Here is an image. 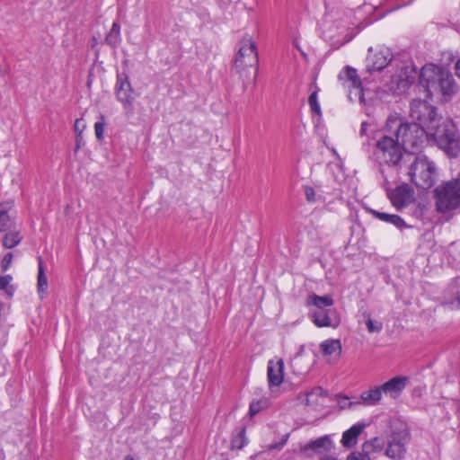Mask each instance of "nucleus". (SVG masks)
<instances>
[{
    "instance_id": "50",
    "label": "nucleus",
    "mask_w": 460,
    "mask_h": 460,
    "mask_svg": "<svg viewBox=\"0 0 460 460\" xmlns=\"http://www.w3.org/2000/svg\"><path fill=\"white\" fill-rule=\"evenodd\" d=\"M124 460H134V458L131 456H126Z\"/></svg>"
},
{
    "instance_id": "12",
    "label": "nucleus",
    "mask_w": 460,
    "mask_h": 460,
    "mask_svg": "<svg viewBox=\"0 0 460 460\" xmlns=\"http://www.w3.org/2000/svg\"><path fill=\"white\" fill-rule=\"evenodd\" d=\"M387 196L393 206L400 210L414 201V190L408 183H402L388 191Z\"/></svg>"
},
{
    "instance_id": "3",
    "label": "nucleus",
    "mask_w": 460,
    "mask_h": 460,
    "mask_svg": "<svg viewBox=\"0 0 460 460\" xmlns=\"http://www.w3.org/2000/svg\"><path fill=\"white\" fill-rule=\"evenodd\" d=\"M240 44L241 47L234 58V69L243 80L245 89L247 84L256 81L259 58L256 43L250 37L244 36Z\"/></svg>"
},
{
    "instance_id": "27",
    "label": "nucleus",
    "mask_w": 460,
    "mask_h": 460,
    "mask_svg": "<svg viewBox=\"0 0 460 460\" xmlns=\"http://www.w3.org/2000/svg\"><path fill=\"white\" fill-rule=\"evenodd\" d=\"M246 427L243 425L234 434L231 440V449L240 450L243 448L247 443L248 439L245 436Z\"/></svg>"
},
{
    "instance_id": "30",
    "label": "nucleus",
    "mask_w": 460,
    "mask_h": 460,
    "mask_svg": "<svg viewBox=\"0 0 460 460\" xmlns=\"http://www.w3.org/2000/svg\"><path fill=\"white\" fill-rule=\"evenodd\" d=\"M12 280L13 277L9 274L4 276L0 275V290H4L6 297L9 299L13 297L15 291L14 286L10 284Z\"/></svg>"
},
{
    "instance_id": "9",
    "label": "nucleus",
    "mask_w": 460,
    "mask_h": 460,
    "mask_svg": "<svg viewBox=\"0 0 460 460\" xmlns=\"http://www.w3.org/2000/svg\"><path fill=\"white\" fill-rule=\"evenodd\" d=\"M427 135V131L421 127L414 123H400V126L394 130L395 137L398 139L402 148L410 146L411 148L418 147L422 143L424 135Z\"/></svg>"
},
{
    "instance_id": "28",
    "label": "nucleus",
    "mask_w": 460,
    "mask_h": 460,
    "mask_svg": "<svg viewBox=\"0 0 460 460\" xmlns=\"http://www.w3.org/2000/svg\"><path fill=\"white\" fill-rule=\"evenodd\" d=\"M328 393L321 386H315L311 389L310 392L306 393L305 404L306 405H315L318 403V397H327Z\"/></svg>"
},
{
    "instance_id": "7",
    "label": "nucleus",
    "mask_w": 460,
    "mask_h": 460,
    "mask_svg": "<svg viewBox=\"0 0 460 460\" xmlns=\"http://www.w3.org/2000/svg\"><path fill=\"white\" fill-rule=\"evenodd\" d=\"M410 429L406 423L398 422L391 426V433L387 437V447L385 455L393 460H402L405 457L406 445L411 440Z\"/></svg>"
},
{
    "instance_id": "15",
    "label": "nucleus",
    "mask_w": 460,
    "mask_h": 460,
    "mask_svg": "<svg viewBox=\"0 0 460 460\" xmlns=\"http://www.w3.org/2000/svg\"><path fill=\"white\" fill-rule=\"evenodd\" d=\"M409 382L408 376H396L381 385L383 393L393 398H397Z\"/></svg>"
},
{
    "instance_id": "16",
    "label": "nucleus",
    "mask_w": 460,
    "mask_h": 460,
    "mask_svg": "<svg viewBox=\"0 0 460 460\" xmlns=\"http://www.w3.org/2000/svg\"><path fill=\"white\" fill-rule=\"evenodd\" d=\"M267 377L269 386H279L284 378V361L279 359L276 363L273 360H270L267 367Z\"/></svg>"
},
{
    "instance_id": "17",
    "label": "nucleus",
    "mask_w": 460,
    "mask_h": 460,
    "mask_svg": "<svg viewBox=\"0 0 460 460\" xmlns=\"http://www.w3.org/2000/svg\"><path fill=\"white\" fill-rule=\"evenodd\" d=\"M332 447V441L328 435L311 440L307 444L300 447L301 453H307L309 450L314 453L328 452Z\"/></svg>"
},
{
    "instance_id": "42",
    "label": "nucleus",
    "mask_w": 460,
    "mask_h": 460,
    "mask_svg": "<svg viewBox=\"0 0 460 460\" xmlns=\"http://www.w3.org/2000/svg\"><path fill=\"white\" fill-rule=\"evenodd\" d=\"M428 209V204L424 203H418L413 214L416 217L420 218L422 217L424 212Z\"/></svg>"
},
{
    "instance_id": "19",
    "label": "nucleus",
    "mask_w": 460,
    "mask_h": 460,
    "mask_svg": "<svg viewBox=\"0 0 460 460\" xmlns=\"http://www.w3.org/2000/svg\"><path fill=\"white\" fill-rule=\"evenodd\" d=\"M368 211L376 218L386 223H390L400 230L409 227L405 221L398 215L379 212L372 208H369Z\"/></svg>"
},
{
    "instance_id": "5",
    "label": "nucleus",
    "mask_w": 460,
    "mask_h": 460,
    "mask_svg": "<svg viewBox=\"0 0 460 460\" xmlns=\"http://www.w3.org/2000/svg\"><path fill=\"white\" fill-rule=\"evenodd\" d=\"M374 155L388 166L398 167L411 161V152L402 148L396 137L384 135L376 141Z\"/></svg>"
},
{
    "instance_id": "1",
    "label": "nucleus",
    "mask_w": 460,
    "mask_h": 460,
    "mask_svg": "<svg viewBox=\"0 0 460 460\" xmlns=\"http://www.w3.org/2000/svg\"><path fill=\"white\" fill-rule=\"evenodd\" d=\"M419 87L426 93V97H444L450 99L457 91L452 74L442 66L427 64L419 73Z\"/></svg>"
},
{
    "instance_id": "6",
    "label": "nucleus",
    "mask_w": 460,
    "mask_h": 460,
    "mask_svg": "<svg viewBox=\"0 0 460 460\" xmlns=\"http://www.w3.org/2000/svg\"><path fill=\"white\" fill-rule=\"evenodd\" d=\"M436 208L440 213L460 209V178L437 186L433 191Z\"/></svg>"
},
{
    "instance_id": "33",
    "label": "nucleus",
    "mask_w": 460,
    "mask_h": 460,
    "mask_svg": "<svg viewBox=\"0 0 460 460\" xmlns=\"http://www.w3.org/2000/svg\"><path fill=\"white\" fill-rule=\"evenodd\" d=\"M315 89L311 93L308 98V103L310 105L311 111L314 114L321 115V107L317 100L319 88L315 85Z\"/></svg>"
},
{
    "instance_id": "38",
    "label": "nucleus",
    "mask_w": 460,
    "mask_h": 460,
    "mask_svg": "<svg viewBox=\"0 0 460 460\" xmlns=\"http://www.w3.org/2000/svg\"><path fill=\"white\" fill-rule=\"evenodd\" d=\"M347 460H373L371 456H369L367 454L364 453L363 451L361 453H356L352 452L350 453Z\"/></svg>"
},
{
    "instance_id": "46",
    "label": "nucleus",
    "mask_w": 460,
    "mask_h": 460,
    "mask_svg": "<svg viewBox=\"0 0 460 460\" xmlns=\"http://www.w3.org/2000/svg\"><path fill=\"white\" fill-rule=\"evenodd\" d=\"M456 75L460 78V58L456 61L455 65Z\"/></svg>"
},
{
    "instance_id": "41",
    "label": "nucleus",
    "mask_w": 460,
    "mask_h": 460,
    "mask_svg": "<svg viewBox=\"0 0 460 460\" xmlns=\"http://www.w3.org/2000/svg\"><path fill=\"white\" fill-rule=\"evenodd\" d=\"M348 396L340 395L338 398V403L341 409L350 408L355 402H349Z\"/></svg>"
},
{
    "instance_id": "40",
    "label": "nucleus",
    "mask_w": 460,
    "mask_h": 460,
    "mask_svg": "<svg viewBox=\"0 0 460 460\" xmlns=\"http://www.w3.org/2000/svg\"><path fill=\"white\" fill-rule=\"evenodd\" d=\"M288 436H289L288 434H286L279 442L270 444L269 446V450H270V451L280 450L284 447V445L287 443Z\"/></svg>"
},
{
    "instance_id": "18",
    "label": "nucleus",
    "mask_w": 460,
    "mask_h": 460,
    "mask_svg": "<svg viewBox=\"0 0 460 460\" xmlns=\"http://www.w3.org/2000/svg\"><path fill=\"white\" fill-rule=\"evenodd\" d=\"M366 424L358 422L352 425L349 429L343 432L341 440V445L346 448H352L358 443V438L366 428Z\"/></svg>"
},
{
    "instance_id": "10",
    "label": "nucleus",
    "mask_w": 460,
    "mask_h": 460,
    "mask_svg": "<svg viewBox=\"0 0 460 460\" xmlns=\"http://www.w3.org/2000/svg\"><path fill=\"white\" fill-rule=\"evenodd\" d=\"M393 53L388 48L375 50L370 47L366 58V72L372 75L383 71L393 60Z\"/></svg>"
},
{
    "instance_id": "2",
    "label": "nucleus",
    "mask_w": 460,
    "mask_h": 460,
    "mask_svg": "<svg viewBox=\"0 0 460 460\" xmlns=\"http://www.w3.org/2000/svg\"><path fill=\"white\" fill-rule=\"evenodd\" d=\"M433 126L427 131L428 137L433 139L447 157H457L460 154V135L455 122L450 118L440 117Z\"/></svg>"
},
{
    "instance_id": "43",
    "label": "nucleus",
    "mask_w": 460,
    "mask_h": 460,
    "mask_svg": "<svg viewBox=\"0 0 460 460\" xmlns=\"http://www.w3.org/2000/svg\"><path fill=\"white\" fill-rule=\"evenodd\" d=\"M85 142L81 135V132L75 135V152L76 153L83 146H84Z\"/></svg>"
},
{
    "instance_id": "39",
    "label": "nucleus",
    "mask_w": 460,
    "mask_h": 460,
    "mask_svg": "<svg viewBox=\"0 0 460 460\" xmlns=\"http://www.w3.org/2000/svg\"><path fill=\"white\" fill-rule=\"evenodd\" d=\"M305 199L308 202L313 203L316 200L315 199V191L311 186H305Z\"/></svg>"
},
{
    "instance_id": "23",
    "label": "nucleus",
    "mask_w": 460,
    "mask_h": 460,
    "mask_svg": "<svg viewBox=\"0 0 460 460\" xmlns=\"http://www.w3.org/2000/svg\"><path fill=\"white\" fill-rule=\"evenodd\" d=\"M383 390L380 386H376L370 390L365 391L361 394L360 398L366 405H376L382 398Z\"/></svg>"
},
{
    "instance_id": "34",
    "label": "nucleus",
    "mask_w": 460,
    "mask_h": 460,
    "mask_svg": "<svg viewBox=\"0 0 460 460\" xmlns=\"http://www.w3.org/2000/svg\"><path fill=\"white\" fill-rule=\"evenodd\" d=\"M367 316L366 325L369 332H380L383 329V323L372 320L370 314H364Z\"/></svg>"
},
{
    "instance_id": "44",
    "label": "nucleus",
    "mask_w": 460,
    "mask_h": 460,
    "mask_svg": "<svg viewBox=\"0 0 460 460\" xmlns=\"http://www.w3.org/2000/svg\"><path fill=\"white\" fill-rule=\"evenodd\" d=\"M74 128H75V135L78 134L79 132H81V134H82L83 129L85 128V125L84 124L83 119H77L75 122Z\"/></svg>"
},
{
    "instance_id": "11",
    "label": "nucleus",
    "mask_w": 460,
    "mask_h": 460,
    "mask_svg": "<svg viewBox=\"0 0 460 460\" xmlns=\"http://www.w3.org/2000/svg\"><path fill=\"white\" fill-rule=\"evenodd\" d=\"M115 93L118 101L123 104L125 109L133 110L135 91L131 85L128 75L126 71L117 73Z\"/></svg>"
},
{
    "instance_id": "31",
    "label": "nucleus",
    "mask_w": 460,
    "mask_h": 460,
    "mask_svg": "<svg viewBox=\"0 0 460 460\" xmlns=\"http://www.w3.org/2000/svg\"><path fill=\"white\" fill-rule=\"evenodd\" d=\"M268 406L269 400L267 398H261L259 400L252 401L250 403L248 414L251 418H252L262 410L268 408Z\"/></svg>"
},
{
    "instance_id": "48",
    "label": "nucleus",
    "mask_w": 460,
    "mask_h": 460,
    "mask_svg": "<svg viewBox=\"0 0 460 460\" xmlns=\"http://www.w3.org/2000/svg\"><path fill=\"white\" fill-rule=\"evenodd\" d=\"M456 302H457V305L460 307V292H457Z\"/></svg>"
},
{
    "instance_id": "13",
    "label": "nucleus",
    "mask_w": 460,
    "mask_h": 460,
    "mask_svg": "<svg viewBox=\"0 0 460 460\" xmlns=\"http://www.w3.org/2000/svg\"><path fill=\"white\" fill-rule=\"evenodd\" d=\"M314 323L318 327H332L339 326L341 321L335 309L314 310L311 313Z\"/></svg>"
},
{
    "instance_id": "14",
    "label": "nucleus",
    "mask_w": 460,
    "mask_h": 460,
    "mask_svg": "<svg viewBox=\"0 0 460 460\" xmlns=\"http://www.w3.org/2000/svg\"><path fill=\"white\" fill-rule=\"evenodd\" d=\"M339 80H347L351 83L353 88L358 91V99L359 102L366 104L365 99V90L362 86V81L358 75V71L356 68L346 66L340 73H339Z\"/></svg>"
},
{
    "instance_id": "25",
    "label": "nucleus",
    "mask_w": 460,
    "mask_h": 460,
    "mask_svg": "<svg viewBox=\"0 0 460 460\" xmlns=\"http://www.w3.org/2000/svg\"><path fill=\"white\" fill-rule=\"evenodd\" d=\"M320 349L324 356H331L335 352L340 356L342 347L339 339H329L320 344Z\"/></svg>"
},
{
    "instance_id": "20",
    "label": "nucleus",
    "mask_w": 460,
    "mask_h": 460,
    "mask_svg": "<svg viewBox=\"0 0 460 460\" xmlns=\"http://www.w3.org/2000/svg\"><path fill=\"white\" fill-rule=\"evenodd\" d=\"M417 76L419 77L418 71L414 66H404L399 74L398 85L402 88H409L414 84Z\"/></svg>"
},
{
    "instance_id": "24",
    "label": "nucleus",
    "mask_w": 460,
    "mask_h": 460,
    "mask_svg": "<svg viewBox=\"0 0 460 460\" xmlns=\"http://www.w3.org/2000/svg\"><path fill=\"white\" fill-rule=\"evenodd\" d=\"M307 304L314 305L316 310H327L326 307H330L333 305V299L328 295L321 296L314 294L308 296Z\"/></svg>"
},
{
    "instance_id": "35",
    "label": "nucleus",
    "mask_w": 460,
    "mask_h": 460,
    "mask_svg": "<svg viewBox=\"0 0 460 460\" xmlns=\"http://www.w3.org/2000/svg\"><path fill=\"white\" fill-rule=\"evenodd\" d=\"M105 124L106 122L104 115H101L100 119L94 123L95 136L99 141H102L103 139Z\"/></svg>"
},
{
    "instance_id": "36",
    "label": "nucleus",
    "mask_w": 460,
    "mask_h": 460,
    "mask_svg": "<svg viewBox=\"0 0 460 460\" xmlns=\"http://www.w3.org/2000/svg\"><path fill=\"white\" fill-rule=\"evenodd\" d=\"M404 122L405 121H403L402 118L389 116L388 119H386L385 128L389 131H392L394 128H395L396 130L400 126V123Z\"/></svg>"
},
{
    "instance_id": "29",
    "label": "nucleus",
    "mask_w": 460,
    "mask_h": 460,
    "mask_svg": "<svg viewBox=\"0 0 460 460\" xmlns=\"http://www.w3.org/2000/svg\"><path fill=\"white\" fill-rule=\"evenodd\" d=\"M22 240V236L19 232H9L4 234L3 237V245L6 249H12L18 245Z\"/></svg>"
},
{
    "instance_id": "21",
    "label": "nucleus",
    "mask_w": 460,
    "mask_h": 460,
    "mask_svg": "<svg viewBox=\"0 0 460 460\" xmlns=\"http://www.w3.org/2000/svg\"><path fill=\"white\" fill-rule=\"evenodd\" d=\"M48 288V279L45 274V269L41 256L38 257V277H37V290L42 299Z\"/></svg>"
},
{
    "instance_id": "47",
    "label": "nucleus",
    "mask_w": 460,
    "mask_h": 460,
    "mask_svg": "<svg viewBox=\"0 0 460 460\" xmlns=\"http://www.w3.org/2000/svg\"><path fill=\"white\" fill-rule=\"evenodd\" d=\"M321 460H337V458L331 456H324L321 458Z\"/></svg>"
},
{
    "instance_id": "32",
    "label": "nucleus",
    "mask_w": 460,
    "mask_h": 460,
    "mask_svg": "<svg viewBox=\"0 0 460 460\" xmlns=\"http://www.w3.org/2000/svg\"><path fill=\"white\" fill-rule=\"evenodd\" d=\"M12 227L11 217L8 214V208L0 204V232H6Z\"/></svg>"
},
{
    "instance_id": "4",
    "label": "nucleus",
    "mask_w": 460,
    "mask_h": 460,
    "mask_svg": "<svg viewBox=\"0 0 460 460\" xmlns=\"http://www.w3.org/2000/svg\"><path fill=\"white\" fill-rule=\"evenodd\" d=\"M406 163H410L407 172L409 180L417 188L429 190L435 185L438 177L437 167L426 155H416L411 152V161Z\"/></svg>"
},
{
    "instance_id": "49",
    "label": "nucleus",
    "mask_w": 460,
    "mask_h": 460,
    "mask_svg": "<svg viewBox=\"0 0 460 460\" xmlns=\"http://www.w3.org/2000/svg\"><path fill=\"white\" fill-rule=\"evenodd\" d=\"M93 47L97 43V39L95 37H93Z\"/></svg>"
},
{
    "instance_id": "26",
    "label": "nucleus",
    "mask_w": 460,
    "mask_h": 460,
    "mask_svg": "<svg viewBox=\"0 0 460 460\" xmlns=\"http://www.w3.org/2000/svg\"><path fill=\"white\" fill-rule=\"evenodd\" d=\"M385 447V440L381 438L375 437L370 440L363 443L362 450L364 453L371 456L372 454L381 453Z\"/></svg>"
},
{
    "instance_id": "8",
    "label": "nucleus",
    "mask_w": 460,
    "mask_h": 460,
    "mask_svg": "<svg viewBox=\"0 0 460 460\" xmlns=\"http://www.w3.org/2000/svg\"><path fill=\"white\" fill-rule=\"evenodd\" d=\"M410 117L413 123L428 131L440 119L437 107L429 104L426 100L413 99L410 104Z\"/></svg>"
},
{
    "instance_id": "22",
    "label": "nucleus",
    "mask_w": 460,
    "mask_h": 460,
    "mask_svg": "<svg viewBox=\"0 0 460 460\" xmlns=\"http://www.w3.org/2000/svg\"><path fill=\"white\" fill-rule=\"evenodd\" d=\"M105 43L111 49H117L121 42L120 36V24L118 21L112 23L110 31L106 34L104 39Z\"/></svg>"
},
{
    "instance_id": "37",
    "label": "nucleus",
    "mask_w": 460,
    "mask_h": 460,
    "mask_svg": "<svg viewBox=\"0 0 460 460\" xmlns=\"http://www.w3.org/2000/svg\"><path fill=\"white\" fill-rule=\"evenodd\" d=\"M13 255L12 252H7L4 256V258L1 261V270L3 272H5L9 269V267L12 263V261H13Z\"/></svg>"
},
{
    "instance_id": "45",
    "label": "nucleus",
    "mask_w": 460,
    "mask_h": 460,
    "mask_svg": "<svg viewBox=\"0 0 460 460\" xmlns=\"http://www.w3.org/2000/svg\"><path fill=\"white\" fill-rule=\"evenodd\" d=\"M367 127H368V123L367 121H363L360 125V130H359V135L362 137V136H365L367 134Z\"/></svg>"
}]
</instances>
